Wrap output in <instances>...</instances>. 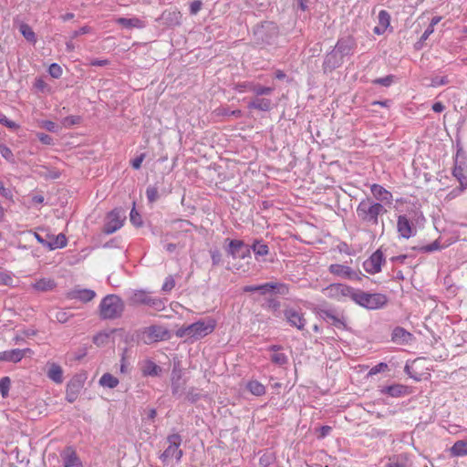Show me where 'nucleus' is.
Returning a JSON list of instances; mask_svg holds the SVG:
<instances>
[{"label":"nucleus","mask_w":467,"mask_h":467,"mask_svg":"<svg viewBox=\"0 0 467 467\" xmlns=\"http://www.w3.org/2000/svg\"><path fill=\"white\" fill-rule=\"evenodd\" d=\"M280 34L279 26L273 21H262L252 30V42L255 47L265 48L275 43Z\"/></svg>","instance_id":"nucleus-1"},{"label":"nucleus","mask_w":467,"mask_h":467,"mask_svg":"<svg viewBox=\"0 0 467 467\" xmlns=\"http://www.w3.org/2000/svg\"><path fill=\"white\" fill-rule=\"evenodd\" d=\"M356 213L360 222L368 225H378L379 216L387 213V210L380 202L367 197L359 202Z\"/></svg>","instance_id":"nucleus-2"},{"label":"nucleus","mask_w":467,"mask_h":467,"mask_svg":"<svg viewBox=\"0 0 467 467\" xmlns=\"http://www.w3.org/2000/svg\"><path fill=\"white\" fill-rule=\"evenodd\" d=\"M171 338V332L161 325H151L135 331L132 337L138 344L150 345L159 341H165Z\"/></svg>","instance_id":"nucleus-3"},{"label":"nucleus","mask_w":467,"mask_h":467,"mask_svg":"<svg viewBox=\"0 0 467 467\" xmlns=\"http://www.w3.org/2000/svg\"><path fill=\"white\" fill-rule=\"evenodd\" d=\"M125 310V304L121 297L115 294L107 295L99 306V315L102 320L119 318Z\"/></svg>","instance_id":"nucleus-4"},{"label":"nucleus","mask_w":467,"mask_h":467,"mask_svg":"<svg viewBox=\"0 0 467 467\" xmlns=\"http://www.w3.org/2000/svg\"><path fill=\"white\" fill-rule=\"evenodd\" d=\"M355 304L368 310H378L387 306L389 297L382 293H370L356 289L351 299Z\"/></svg>","instance_id":"nucleus-5"},{"label":"nucleus","mask_w":467,"mask_h":467,"mask_svg":"<svg viewBox=\"0 0 467 467\" xmlns=\"http://www.w3.org/2000/svg\"><path fill=\"white\" fill-rule=\"evenodd\" d=\"M244 293L257 292L260 296L280 295L286 296L289 293V285L280 282H267L261 285H249L242 288Z\"/></svg>","instance_id":"nucleus-6"},{"label":"nucleus","mask_w":467,"mask_h":467,"mask_svg":"<svg viewBox=\"0 0 467 467\" xmlns=\"http://www.w3.org/2000/svg\"><path fill=\"white\" fill-rule=\"evenodd\" d=\"M130 306H148L155 310H162L164 303L161 298L150 296V293L142 289L132 290L128 296Z\"/></svg>","instance_id":"nucleus-7"},{"label":"nucleus","mask_w":467,"mask_h":467,"mask_svg":"<svg viewBox=\"0 0 467 467\" xmlns=\"http://www.w3.org/2000/svg\"><path fill=\"white\" fill-rule=\"evenodd\" d=\"M188 326L190 331V341L192 343L212 334L215 329L216 321L212 317H207L206 319H200Z\"/></svg>","instance_id":"nucleus-8"},{"label":"nucleus","mask_w":467,"mask_h":467,"mask_svg":"<svg viewBox=\"0 0 467 467\" xmlns=\"http://www.w3.org/2000/svg\"><path fill=\"white\" fill-rule=\"evenodd\" d=\"M281 319L285 320L287 325L302 331L305 329L306 325V319L305 318V313L299 306H294L291 305L285 306V312Z\"/></svg>","instance_id":"nucleus-9"},{"label":"nucleus","mask_w":467,"mask_h":467,"mask_svg":"<svg viewBox=\"0 0 467 467\" xmlns=\"http://www.w3.org/2000/svg\"><path fill=\"white\" fill-rule=\"evenodd\" d=\"M167 442L169 446L160 455L162 462H165L169 458L174 457L177 462H180L183 456L182 450L180 446L182 442V438L179 433H173L167 436Z\"/></svg>","instance_id":"nucleus-10"},{"label":"nucleus","mask_w":467,"mask_h":467,"mask_svg":"<svg viewBox=\"0 0 467 467\" xmlns=\"http://www.w3.org/2000/svg\"><path fill=\"white\" fill-rule=\"evenodd\" d=\"M36 241L48 250L53 251L58 248L67 246V240L64 234L60 233L57 235L51 234L46 232L45 235L38 233L34 234Z\"/></svg>","instance_id":"nucleus-11"},{"label":"nucleus","mask_w":467,"mask_h":467,"mask_svg":"<svg viewBox=\"0 0 467 467\" xmlns=\"http://www.w3.org/2000/svg\"><path fill=\"white\" fill-rule=\"evenodd\" d=\"M107 219L102 232L106 234H111L123 225L126 219L125 212L121 208H115L108 213Z\"/></svg>","instance_id":"nucleus-12"},{"label":"nucleus","mask_w":467,"mask_h":467,"mask_svg":"<svg viewBox=\"0 0 467 467\" xmlns=\"http://www.w3.org/2000/svg\"><path fill=\"white\" fill-rule=\"evenodd\" d=\"M358 47L356 38L351 35H346L337 38L336 45L332 47L345 59L351 57Z\"/></svg>","instance_id":"nucleus-13"},{"label":"nucleus","mask_w":467,"mask_h":467,"mask_svg":"<svg viewBox=\"0 0 467 467\" xmlns=\"http://www.w3.org/2000/svg\"><path fill=\"white\" fill-rule=\"evenodd\" d=\"M225 242H228L225 251L233 258L245 259L250 257V245L246 244L243 240L227 238Z\"/></svg>","instance_id":"nucleus-14"},{"label":"nucleus","mask_w":467,"mask_h":467,"mask_svg":"<svg viewBox=\"0 0 467 467\" xmlns=\"http://www.w3.org/2000/svg\"><path fill=\"white\" fill-rule=\"evenodd\" d=\"M344 62L345 58L332 48L324 55L322 62L323 74L327 76L333 73L335 70L341 67Z\"/></svg>","instance_id":"nucleus-15"},{"label":"nucleus","mask_w":467,"mask_h":467,"mask_svg":"<svg viewBox=\"0 0 467 467\" xmlns=\"http://www.w3.org/2000/svg\"><path fill=\"white\" fill-rule=\"evenodd\" d=\"M386 262L381 248L376 250L367 260L363 263L365 271L370 275L378 274L381 271L382 265Z\"/></svg>","instance_id":"nucleus-16"},{"label":"nucleus","mask_w":467,"mask_h":467,"mask_svg":"<svg viewBox=\"0 0 467 467\" xmlns=\"http://www.w3.org/2000/svg\"><path fill=\"white\" fill-rule=\"evenodd\" d=\"M397 231L400 236L404 239H409L417 234V228L408 214L398 216Z\"/></svg>","instance_id":"nucleus-17"},{"label":"nucleus","mask_w":467,"mask_h":467,"mask_svg":"<svg viewBox=\"0 0 467 467\" xmlns=\"http://www.w3.org/2000/svg\"><path fill=\"white\" fill-rule=\"evenodd\" d=\"M272 296L270 295V296L264 299L261 307L265 311L271 312L275 318L281 319L286 304H283L277 297Z\"/></svg>","instance_id":"nucleus-18"},{"label":"nucleus","mask_w":467,"mask_h":467,"mask_svg":"<svg viewBox=\"0 0 467 467\" xmlns=\"http://www.w3.org/2000/svg\"><path fill=\"white\" fill-rule=\"evenodd\" d=\"M328 270L331 274L348 280H361L362 276H365L360 271L356 272L351 267L340 264L330 265Z\"/></svg>","instance_id":"nucleus-19"},{"label":"nucleus","mask_w":467,"mask_h":467,"mask_svg":"<svg viewBox=\"0 0 467 467\" xmlns=\"http://www.w3.org/2000/svg\"><path fill=\"white\" fill-rule=\"evenodd\" d=\"M315 312L325 321H332V325L337 328L347 329L348 326L344 317H338L335 314V310L325 309L320 306L315 308Z\"/></svg>","instance_id":"nucleus-20"},{"label":"nucleus","mask_w":467,"mask_h":467,"mask_svg":"<svg viewBox=\"0 0 467 467\" xmlns=\"http://www.w3.org/2000/svg\"><path fill=\"white\" fill-rule=\"evenodd\" d=\"M326 291L327 292V296L332 298H338L341 296L352 299L355 288L345 284L334 283L327 285Z\"/></svg>","instance_id":"nucleus-21"},{"label":"nucleus","mask_w":467,"mask_h":467,"mask_svg":"<svg viewBox=\"0 0 467 467\" xmlns=\"http://www.w3.org/2000/svg\"><path fill=\"white\" fill-rule=\"evenodd\" d=\"M466 170L467 167H463L462 163L460 161L458 165L453 166L452 175L457 179L460 184L459 187L452 190L451 195L453 197L467 189V175H465Z\"/></svg>","instance_id":"nucleus-22"},{"label":"nucleus","mask_w":467,"mask_h":467,"mask_svg":"<svg viewBox=\"0 0 467 467\" xmlns=\"http://www.w3.org/2000/svg\"><path fill=\"white\" fill-rule=\"evenodd\" d=\"M182 13L177 8H174L164 10L158 18V21H161L166 26L173 27L182 24Z\"/></svg>","instance_id":"nucleus-23"},{"label":"nucleus","mask_w":467,"mask_h":467,"mask_svg":"<svg viewBox=\"0 0 467 467\" xmlns=\"http://www.w3.org/2000/svg\"><path fill=\"white\" fill-rule=\"evenodd\" d=\"M274 107L273 101L270 99L265 97H254L247 103V109L249 110H258L268 112Z\"/></svg>","instance_id":"nucleus-24"},{"label":"nucleus","mask_w":467,"mask_h":467,"mask_svg":"<svg viewBox=\"0 0 467 467\" xmlns=\"http://www.w3.org/2000/svg\"><path fill=\"white\" fill-rule=\"evenodd\" d=\"M380 393L392 398H400L410 393V388L402 384H392L380 389Z\"/></svg>","instance_id":"nucleus-25"},{"label":"nucleus","mask_w":467,"mask_h":467,"mask_svg":"<svg viewBox=\"0 0 467 467\" xmlns=\"http://www.w3.org/2000/svg\"><path fill=\"white\" fill-rule=\"evenodd\" d=\"M96 296V292L92 289H73L67 292V297L69 299L79 300L82 303H88L93 300Z\"/></svg>","instance_id":"nucleus-26"},{"label":"nucleus","mask_w":467,"mask_h":467,"mask_svg":"<svg viewBox=\"0 0 467 467\" xmlns=\"http://www.w3.org/2000/svg\"><path fill=\"white\" fill-rule=\"evenodd\" d=\"M373 196L379 202L390 203L392 201V193L386 190L383 186L374 183L370 188Z\"/></svg>","instance_id":"nucleus-27"},{"label":"nucleus","mask_w":467,"mask_h":467,"mask_svg":"<svg viewBox=\"0 0 467 467\" xmlns=\"http://www.w3.org/2000/svg\"><path fill=\"white\" fill-rule=\"evenodd\" d=\"M412 337V334L401 327H396L391 333V340L399 344H407Z\"/></svg>","instance_id":"nucleus-28"},{"label":"nucleus","mask_w":467,"mask_h":467,"mask_svg":"<svg viewBox=\"0 0 467 467\" xmlns=\"http://www.w3.org/2000/svg\"><path fill=\"white\" fill-rule=\"evenodd\" d=\"M162 368L151 359H146L141 367V373L144 377H160Z\"/></svg>","instance_id":"nucleus-29"},{"label":"nucleus","mask_w":467,"mask_h":467,"mask_svg":"<svg viewBox=\"0 0 467 467\" xmlns=\"http://www.w3.org/2000/svg\"><path fill=\"white\" fill-rule=\"evenodd\" d=\"M47 376L57 384L63 382V369L57 363H47Z\"/></svg>","instance_id":"nucleus-30"},{"label":"nucleus","mask_w":467,"mask_h":467,"mask_svg":"<svg viewBox=\"0 0 467 467\" xmlns=\"http://www.w3.org/2000/svg\"><path fill=\"white\" fill-rule=\"evenodd\" d=\"M115 21L117 25L128 29L143 28L145 26L144 21L138 17H118Z\"/></svg>","instance_id":"nucleus-31"},{"label":"nucleus","mask_w":467,"mask_h":467,"mask_svg":"<svg viewBox=\"0 0 467 467\" xmlns=\"http://www.w3.org/2000/svg\"><path fill=\"white\" fill-rule=\"evenodd\" d=\"M251 251L254 252V257L257 261L260 257L265 256L269 254L268 245L262 239H255L252 245H250Z\"/></svg>","instance_id":"nucleus-32"},{"label":"nucleus","mask_w":467,"mask_h":467,"mask_svg":"<svg viewBox=\"0 0 467 467\" xmlns=\"http://www.w3.org/2000/svg\"><path fill=\"white\" fill-rule=\"evenodd\" d=\"M85 380H86L85 375L76 374L67 382V389H68L69 390L76 392L78 395H79L82 388L84 387Z\"/></svg>","instance_id":"nucleus-33"},{"label":"nucleus","mask_w":467,"mask_h":467,"mask_svg":"<svg viewBox=\"0 0 467 467\" xmlns=\"http://www.w3.org/2000/svg\"><path fill=\"white\" fill-rule=\"evenodd\" d=\"M39 177L45 180H57L60 178L61 171L56 168H49L48 166L42 165L40 166V170L36 171Z\"/></svg>","instance_id":"nucleus-34"},{"label":"nucleus","mask_w":467,"mask_h":467,"mask_svg":"<svg viewBox=\"0 0 467 467\" xmlns=\"http://www.w3.org/2000/svg\"><path fill=\"white\" fill-rule=\"evenodd\" d=\"M56 285L55 281L50 278H40L36 283L32 284L33 289L38 292L51 291Z\"/></svg>","instance_id":"nucleus-35"},{"label":"nucleus","mask_w":467,"mask_h":467,"mask_svg":"<svg viewBox=\"0 0 467 467\" xmlns=\"http://www.w3.org/2000/svg\"><path fill=\"white\" fill-rule=\"evenodd\" d=\"M21 353L19 348H14L0 352V362L17 363L21 361Z\"/></svg>","instance_id":"nucleus-36"},{"label":"nucleus","mask_w":467,"mask_h":467,"mask_svg":"<svg viewBox=\"0 0 467 467\" xmlns=\"http://www.w3.org/2000/svg\"><path fill=\"white\" fill-rule=\"evenodd\" d=\"M451 455L462 457L467 455V440L457 441L450 449Z\"/></svg>","instance_id":"nucleus-37"},{"label":"nucleus","mask_w":467,"mask_h":467,"mask_svg":"<svg viewBox=\"0 0 467 467\" xmlns=\"http://www.w3.org/2000/svg\"><path fill=\"white\" fill-rule=\"evenodd\" d=\"M246 389L253 395L260 397L265 394V387L258 380H250L246 384Z\"/></svg>","instance_id":"nucleus-38"},{"label":"nucleus","mask_w":467,"mask_h":467,"mask_svg":"<svg viewBox=\"0 0 467 467\" xmlns=\"http://www.w3.org/2000/svg\"><path fill=\"white\" fill-rule=\"evenodd\" d=\"M274 91V87H265L253 81L251 92L254 95V97L269 96L272 95Z\"/></svg>","instance_id":"nucleus-39"},{"label":"nucleus","mask_w":467,"mask_h":467,"mask_svg":"<svg viewBox=\"0 0 467 467\" xmlns=\"http://www.w3.org/2000/svg\"><path fill=\"white\" fill-rule=\"evenodd\" d=\"M99 385L102 387H107L109 389H114L119 384V379L111 375L110 373H104L99 381Z\"/></svg>","instance_id":"nucleus-40"},{"label":"nucleus","mask_w":467,"mask_h":467,"mask_svg":"<svg viewBox=\"0 0 467 467\" xmlns=\"http://www.w3.org/2000/svg\"><path fill=\"white\" fill-rule=\"evenodd\" d=\"M115 329L110 332L101 331L94 335L92 341L98 347H102L108 343L110 334L114 333Z\"/></svg>","instance_id":"nucleus-41"},{"label":"nucleus","mask_w":467,"mask_h":467,"mask_svg":"<svg viewBox=\"0 0 467 467\" xmlns=\"http://www.w3.org/2000/svg\"><path fill=\"white\" fill-rule=\"evenodd\" d=\"M19 31L28 42L35 43L36 41V34L29 25L22 23L19 26Z\"/></svg>","instance_id":"nucleus-42"},{"label":"nucleus","mask_w":467,"mask_h":467,"mask_svg":"<svg viewBox=\"0 0 467 467\" xmlns=\"http://www.w3.org/2000/svg\"><path fill=\"white\" fill-rule=\"evenodd\" d=\"M203 397L204 395H202L201 391L194 387H191L185 393V400L192 404L196 403Z\"/></svg>","instance_id":"nucleus-43"},{"label":"nucleus","mask_w":467,"mask_h":467,"mask_svg":"<svg viewBox=\"0 0 467 467\" xmlns=\"http://www.w3.org/2000/svg\"><path fill=\"white\" fill-rule=\"evenodd\" d=\"M64 467H83L82 462L75 451L67 455L64 459Z\"/></svg>","instance_id":"nucleus-44"},{"label":"nucleus","mask_w":467,"mask_h":467,"mask_svg":"<svg viewBox=\"0 0 467 467\" xmlns=\"http://www.w3.org/2000/svg\"><path fill=\"white\" fill-rule=\"evenodd\" d=\"M386 467H409L407 459L402 455H394L389 459Z\"/></svg>","instance_id":"nucleus-45"},{"label":"nucleus","mask_w":467,"mask_h":467,"mask_svg":"<svg viewBox=\"0 0 467 467\" xmlns=\"http://www.w3.org/2000/svg\"><path fill=\"white\" fill-rule=\"evenodd\" d=\"M82 121V117L78 115H69L62 119L61 124L65 128H71L73 126L80 124Z\"/></svg>","instance_id":"nucleus-46"},{"label":"nucleus","mask_w":467,"mask_h":467,"mask_svg":"<svg viewBox=\"0 0 467 467\" xmlns=\"http://www.w3.org/2000/svg\"><path fill=\"white\" fill-rule=\"evenodd\" d=\"M396 78H397L395 75L389 74L383 78H378L373 79L372 84L388 88V87H390L394 83Z\"/></svg>","instance_id":"nucleus-47"},{"label":"nucleus","mask_w":467,"mask_h":467,"mask_svg":"<svg viewBox=\"0 0 467 467\" xmlns=\"http://www.w3.org/2000/svg\"><path fill=\"white\" fill-rule=\"evenodd\" d=\"M441 248H442V246L441 245L440 241L439 240H435L434 242H432L430 244L422 245V246H420V247H416L415 246L412 249L413 250H417V251H419L420 253H432L434 251L441 250Z\"/></svg>","instance_id":"nucleus-48"},{"label":"nucleus","mask_w":467,"mask_h":467,"mask_svg":"<svg viewBox=\"0 0 467 467\" xmlns=\"http://www.w3.org/2000/svg\"><path fill=\"white\" fill-rule=\"evenodd\" d=\"M135 204V202H133V207L130 213V221L135 227H141L143 220L140 213L136 210Z\"/></svg>","instance_id":"nucleus-49"},{"label":"nucleus","mask_w":467,"mask_h":467,"mask_svg":"<svg viewBox=\"0 0 467 467\" xmlns=\"http://www.w3.org/2000/svg\"><path fill=\"white\" fill-rule=\"evenodd\" d=\"M275 454L272 451H265L259 459V464L263 467H269L275 462Z\"/></svg>","instance_id":"nucleus-50"},{"label":"nucleus","mask_w":467,"mask_h":467,"mask_svg":"<svg viewBox=\"0 0 467 467\" xmlns=\"http://www.w3.org/2000/svg\"><path fill=\"white\" fill-rule=\"evenodd\" d=\"M171 394L174 397L180 398L182 397L183 390H184V381H178L176 379L175 380H171Z\"/></svg>","instance_id":"nucleus-51"},{"label":"nucleus","mask_w":467,"mask_h":467,"mask_svg":"<svg viewBox=\"0 0 467 467\" xmlns=\"http://www.w3.org/2000/svg\"><path fill=\"white\" fill-rule=\"evenodd\" d=\"M165 176L162 175L161 180L156 181L153 184L150 185V187L157 188V191L161 192V195H167L171 192V184L166 187L164 185Z\"/></svg>","instance_id":"nucleus-52"},{"label":"nucleus","mask_w":467,"mask_h":467,"mask_svg":"<svg viewBox=\"0 0 467 467\" xmlns=\"http://www.w3.org/2000/svg\"><path fill=\"white\" fill-rule=\"evenodd\" d=\"M11 386V379L5 376L0 379V393L3 398H6L9 395V389Z\"/></svg>","instance_id":"nucleus-53"},{"label":"nucleus","mask_w":467,"mask_h":467,"mask_svg":"<svg viewBox=\"0 0 467 467\" xmlns=\"http://www.w3.org/2000/svg\"><path fill=\"white\" fill-rule=\"evenodd\" d=\"M457 146H458V149H457L456 155L454 157V165H458L459 161H460L462 163L463 167H467V154L463 150L462 146H460L459 144Z\"/></svg>","instance_id":"nucleus-54"},{"label":"nucleus","mask_w":467,"mask_h":467,"mask_svg":"<svg viewBox=\"0 0 467 467\" xmlns=\"http://www.w3.org/2000/svg\"><path fill=\"white\" fill-rule=\"evenodd\" d=\"M161 192L157 191V188L150 187V185L146 189V197L150 203L157 202L161 196Z\"/></svg>","instance_id":"nucleus-55"},{"label":"nucleus","mask_w":467,"mask_h":467,"mask_svg":"<svg viewBox=\"0 0 467 467\" xmlns=\"http://www.w3.org/2000/svg\"><path fill=\"white\" fill-rule=\"evenodd\" d=\"M0 154L7 161H9L11 163L15 162V156H14L11 149L9 147H7L5 144L0 143Z\"/></svg>","instance_id":"nucleus-56"},{"label":"nucleus","mask_w":467,"mask_h":467,"mask_svg":"<svg viewBox=\"0 0 467 467\" xmlns=\"http://www.w3.org/2000/svg\"><path fill=\"white\" fill-rule=\"evenodd\" d=\"M271 361L278 366H284L288 362V358L285 353H275L271 356Z\"/></svg>","instance_id":"nucleus-57"},{"label":"nucleus","mask_w":467,"mask_h":467,"mask_svg":"<svg viewBox=\"0 0 467 467\" xmlns=\"http://www.w3.org/2000/svg\"><path fill=\"white\" fill-rule=\"evenodd\" d=\"M13 275L10 272H0V285L13 286Z\"/></svg>","instance_id":"nucleus-58"},{"label":"nucleus","mask_w":467,"mask_h":467,"mask_svg":"<svg viewBox=\"0 0 467 467\" xmlns=\"http://www.w3.org/2000/svg\"><path fill=\"white\" fill-rule=\"evenodd\" d=\"M390 24V15L386 10H381L379 13V25L388 28Z\"/></svg>","instance_id":"nucleus-59"},{"label":"nucleus","mask_w":467,"mask_h":467,"mask_svg":"<svg viewBox=\"0 0 467 467\" xmlns=\"http://www.w3.org/2000/svg\"><path fill=\"white\" fill-rule=\"evenodd\" d=\"M332 431V427L328 425H323L315 430V433L317 434V438L318 440H322L328 436Z\"/></svg>","instance_id":"nucleus-60"},{"label":"nucleus","mask_w":467,"mask_h":467,"mask_svg":"<svg viewBox=\"0 0 467 467\" xmlns=\"http://www.w3.org/2000/svg\"><path fill=\"white\" fill-rule=\"evenodd\" d=\"M62 72V67L57 63H52L48 67V73L54 78H59Z\"/></svg>","instance_id":"nucleus-61"},{"label":"nucleus","mask_w":467,"mask_h":467,"mask_svg":"<svg viewBox=\"0 0 467 467\" xmlns=\"http://www.w3.org/2000/svg\"><path fill=\"white\" fill-rule=\"evenodd\" d=\"M449 82L450 81L446 76H442V77L435 76V77L431 78V87L437 88L440 86L447 85Z\"/></svg>","instance_id":"nucleus-62"},{"label":"nucleus","mask_w":467,"mask_h":467,"mask_svg":"<svg viewBox=\"0 0 467 467\" xmlns=\"http://www.w3.org/2000/svg\"><path fill=\"white\" fill-rule=\"evenodd\" d=\"M72 317L67 311L64 309H59L55 313V318L59 323H66Z\"/></svg>","instance_id":"nucleus-63"},{"label":"nucleus","mask_w":467,"mask_h":467,"mask_svg":"<svg viewBox=\"0 0 467 467\" xmlns=\"http://www.w3.org/2000/svg\"><path fill=\"white\" fill-rule=\"evenodd\" d=\"M175 286V280L171 275H168L161 286V290L165 293L171 292Z\"/></svg>","instance_id":"nucleus-64"}]
</instances>
